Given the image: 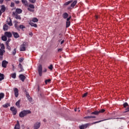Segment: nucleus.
I'll return each mask as SVG.
<instances>
[{"instance_id":"obj_16","label":"nucleus","mask_w":129,"mask_h":129,"mask_svg":"<svg viewBox=\"0 0 129 129\" xmlns=\"http://www.w3.org/2000/svg\"><path fill=\"white\" fill-rule=\"evenodd\" d=\"M16 13H17V14H22V13H23V10H22V9H19V8L16 9Z\"/></svg>"},{"instance_id":"obj_55","label":"nucleus","mask_w":129,"mask_h":129,"mask_svg":"<svg viewBox=\"0 0 129 129\" xmlns=\"http://www.w3.org/2000/svg\"><path fill=\"white\" fill-rule=\"evenodd\" d=\"M15 4H17V5L19 4H20V1H15Z\"/></svg>"},{"instance_id":"obj_44","label":"nucleus","mask_w":129,"mask_h":129,"mask_svg":"<svg viewBox=\"0 0 129 129\" xmlns=\"http://www.w3.org/2000/svg\"><path fill=\"white\" fill-rule=\"evenodd\" d=\"M10 7H11V8H14L15 7V3H11Z\"/></svg>"},{"instance_id":"obj_59","label":"nucleus","mask_w":129,"mask_h":129,"mask_svg":"<svg viewBox=\"0 0 129 129\" xmlns=\"http://www.w3.org/2000/svg\"><path fill=\"white\" fill-rule=\"evenodd\" d=\"M29 35L32 37V36H33V33L32 32L29 33Z\"/></svg>"},{"instance_id":"obj_32","label":"nucleus","mask_w":129,"mask_h":129,"mask_svg":"<svg viewBox=\"0 0 129 129\" xmlns=\"http://www.w3.org/2000/svg\"><path fill=\"white\" fill-rule=\"evenodd\" d=\"M28 7L29 9H35V6H34V5L33 4H29L28 5Z\"/></svg>"},{"instance_id":"obj_36","label":"nucleus","mask_w":129,"mask_h":129,"mask_svg":"<svg viewBox=\"0 0 129 129\" xmlns=\"http://www.w3.org/2000/svg\"><path fill=\"white\" fill-rule=\"evenodd\" d=\"M15 18L16 19H17V20H21V16L20 15H16Z\"/></svg>"},{"instance_id":"obj_12","label":"nucleus","mask_w":129,"mask_h":129,"mask_svg":"<svg viewBox=\"0 0 129 129\" xmlns=\"http://www.w3.org/2000/svg\"><path fill=\"white\" fill-rule=\"evenodd\" d=\"M7 23L9 26H13V23H12V19L11 18H8L7 20Z\"/></svg>"},{"instance_id":"obj_47","label":"nucleus","mask_w":129,"mask_h":129,"mask_svg":"<svg viewBox=\"0 0 129 129\" xmlns=\"http://www.w3.org/2000/svg\"><path fill=\"white\" fill-rule=\"evenodd\" d=\"M128 105V104L127 103L125 102V103L123 104V107H126Z\"/></svg>"},{"instance_id":"obj_46","label":"nucleus","mask_w":129,"mask_h":129,"mask_svg":"<svg viewBox=\"0 0 129 129\" xmlns=\"http://www.w3.org/2000/svg\"><path fill=\"white\" fill-rule=\"evenodd\" d=\"M11 41V39H8V41H6V45H9V43Z\"/></svg>"},{"instance_id":"obj_20","label":"nucleus","mask_w":129,"mask_h":129,"mask_svg":"<svg viewBox=\"0 0 129 129\" xmlns=\"http://www.w3.org/2000/svg\"><path fill=\"white\" fill-rule=\"evenodd\" d=\"M0 11L3 13H5V12H6V7L4 5L1 6V9Z\"/></svg>"},{"instance_id":"obj_53","label":"nucleus","mask_w":129,"mask_h":129,"mask_svg":"<svg viewBox=\"0 0 129 129\" xmlns=\"http://www.w3.org/2000/svg\"><path fill=\"white\" fill-rule=\"evenodd\" d=\"M84 118H85V119L91 118V116H88L84 117Z\"/></svg>"},{"instance_id":"obj_4","label":"nucleus","mask_w":129,"mask_h":129,"mask_svg":"<svg viewBox=\"0 0 129 129\" xmlns=\"http://www.w3.org/2000/svg\"><path fill=\"white\" fill-rule=\"evenodd\" d=\"M118 118H108V119H103V120H100V121H96V122H94L93 123H92L91 124H95V123H99V122H101V121H104L105 120H108V119H117Z\"/></svg>"},{"instance_id":"obj_57","label":"nucleus","mask_w":129,"mask_h":129,"mask_svg":"<svg viewBox=\"0 0 129 129\" xmlns=\"http://www.w3.org/2000/svg\"><path fill=\"white\" fill-rule=\"evenodd\" d=\"M13 66V71H15V69H16V68H15V66L14 65H12Z\"/></svg>"},{"instance_id":"obj_13","label":"nucleus","mask_w":129,"mask_h":129,"mask_svg":"<svg viewBox=\"0 0 129 129\" xmlns=\"http://www.w3.org/2000/svg\"><path fill=\"white\" fill-rule=\"evenodd\" d=\"M19 78L22 81V82H24V81H25V79H26V77L21 74L19 75Z\"/></svg>"},{"instance_id":"obj_51","label":"nucleus","mask_w":129,"mask_h":129,"mask_svg":"<svg viewBox=\"0 0 129 129\" xmlns=\"http://www.w3.org/2000/svg\"><path fill=\"white\" fill-rule=\"evenodd\" d=\"M87 94H88V93H85L83 94V97H86V96H87Z\"/></svg>"},{"instance_id":"obj_8","label":"nucleus","mask_w":129,"mask_h":129,"mask_svg":"<svg viewBox=\"0 0 129 129\" xmlns=\"http://www.w3.org/2000/svg\"><path fill=\"white\" fill-rule=\"evenodd\" d=\"M8 64H9V62H8V61L3 60L2 61V66L4 68H7V65H8Z\"/></svg>"},{"instance_id":"obj_50","label":"nucleus","mask_w":129,"mask_h":129,"mask_svg":"<svg viewBox=\"0 0 129 129\" xmlns=\"http://www.w3.org/2000/svg\"><path fill=\"white\" fill-rule=\"evenodd\" d=\"M70 19H71V16H70L67 19V22H70Z\"/></svg>"},{"instance_id":"obj_38","label":"nucleus","mask_w":129,"mask_h":129,"mask_svg":"<svg viewBox=\"0 0 129 129\" xmlns=\"http://www.w3.org/2000/svg\"><path fill=\"white\" fill-rule=\"evenodd\" d=\"M12 113L13 115H16L17 114V109L14 110V111H12Z\"/></svg>"},{"instance_id":"obj_49","label":"nucleus","mask_w":129,"mask_h":129,"mask_svg":"<svg viewBox=\"0 0 129 129\" xmlns=\"http://www.w3.org/2000/svg\"><path fill=\"white\" fill-rule=\"evenodd\" d=\"M27 10L30 12H34V10L31 9V8H27Z\"/></svg>"},{"instance_id":"obj_52","label":"nucleus","mask_w":129,"mask_h":129,"mask_svg":"<svg viewBox=\"0 0 129 129\" xmlns=\"http://www.w3.org/2000/svg\"><path fill=\"white\" fill-rule=\"evenodd\" d=\"M19 61V62L22 63V62H23V61H24V59L23 58H20Z\"/></svg>"},{"instance_id":"obj_35","label":"nucleus","mask_w":129,"mask_h":129,"mask_svg":"<svg viewBox=\"0 0 129 129\" xmlns=\"http://www.w3.org/2000/svg\"><path fill=\"white\" fill-rule=\"evenodd\" d=\"M17 49L15 48L14 50L12 51L13 55H15L17 53Z\"/></svg>"},{"instance_id":"obj_18","label":"nucleus","mask_w":129,"mask_h":129,"mask_svg":"<svg viewBox=\"0 0 129 129\" xmlns=\"http://www.w3.org/2000/svg\"><path fill=\"white\" fill-rule=\"evenodd\" d=\"M5 79V75L4 74L0 73V81H3Z\"/></svg>"},{"instance_id":"obj_14","label":"nucleus","mask_w":129,"mask_h":129,"mask_svg":"<svg viewBox=\"0 0 129 129\" xmlns=\"http://www.w3.org/2000/svg\"><path fill=\"white\" fill-rule=\"evenodd\" d=\"M29 24V25H30V26L31 27H34V28H37V27H38V25H37V24H34L32 21H30Z\"/></svg>"},{"instance_id":"obj_3","label":"nucleus","mask_w":129,"mask_h":129,"mask_svg":"<svg viewBox=\"0 0 129 129\" xmlns=\"http://www.w3.org/2000/svg\"><path fill=\"white\" fill-rule=\"evenodd\" d=\"M26 47L27 46L26 45V43H24L23 44L20 45V51H21V52L25 51Z\"/></svg>"},{"instance_id":"obj_63","label":"nucleus","mask_w":129,"mask_h":129,"mask_svg":"<svg viewBox=\"0 0 129 129\" xmlns=\"http://www.w3.org/2000/svg\"><path fill=\"white\" fill-rule=\"evenodd\" d=\"M43 121L46 122V119H44L43 120Z\"/></svg>"},{"instance_id":"obj_34","label":"nucleus","mask_w":129,"mask_h":129,"mask_svg":"<svg viewBox=\"0 0 129 129\" xmlns=\"http://www.w3.org/2000/svg\"><path fill=\"white\" fill-rule=\"evenodd\" d=\"M70 26V21H67L66 22V27L68 28Z\"/></svg>"},{"instance_id":"obj_19","label":"nucleus","mask_w":129,"mask_h":129,"mask_svg":"<svg viewBox=\"0 0 129 129\" xmlns=\"http://www.w3.org/2000/svg\"><path fill=\"white\" fill-rule=\"evenodd\" d=\"M4 31H8L9 30V26L7 24H5L3 26Z\"/></svg>"},{"instance_id":"obj_41","label":"nucleus","mask_w":129,"mask_h":129,"mask_svg":"<svg viewBox=\"0 0 129 129\" xmlns=\"http://www.w3.org/2000/svg\"><path fill=\"white\" fill-rule=\"evenodd\" d=\"M25 26L24 25H20L19 26V29H22V30H23V29H25Z\"/></svg>"},{"instance_id":"obj_10","label":"nucleus","mask_w":129,"mask_h":129,"mask_svg":"<svg viewBox=\"0 0 129 129\" xmlns=\"http://www.w3.org/2000/svg\"><path fill=\"white\" fill-rule=\"evenodd\" d=\"M5 35L8 38H12V36H13L12 33H11L10 32H5Z\"/></svg>"},{"instance_id":"obj_28","label":"nucleus","mask_w":129,"mask_h":129,"mask_svg":"<svg viewBox=\"0 0 129 129\" xmlns=\"http://www.w3.org/2000/svg\"><path fill=\"white\" fill-rule=\"evenodd\" d=\"M4 97H5V94H4L3 93H0V101L1 100H2V99H3V98H4Z\"/></svg>"},{"instance_id":"obj_24","label":"nucleus","mask_w":129,"mask_h":129,"mask_svg":"<svg viewBox=\"0 0 129 129\" xmlns=\"http://www.w3.org/2000/svg\"><path fill=\"white\" fill-rule=\"evenodd\" d=\"M3 107H4V108H8V107H9V106H11V105H10V103H7L4 105H3Z\"/></svg>"},{"instance_id":"obj_31","label":"nucleus","mask_w":129,"mask_h":129,"mask_svg":"<svg viewBox=\"0 0 129 129\" xmlns=\"http://www.w3.org/2000/svg\"><path fill=\"white\" fill-rule=\"evenodd\" d=\"M20 102H21V100H19L16 103V105L18 107L20 108Z\"/></svg>"},{"instance_id":"obj_25","label":"nucleus","mask_w":129,"mask_h":129,"mask_svg":"<svg viewBox=\"0 0 129 129\" xmlns=\"http://www.w3.org/2000/svg\"><path fill=\"white\" fill-rule=\"evenodd\" d=\"M8 40V38H7V36L6 35H4L2 37V40L6 41Z\"/></svg>"},{"instance_id":"obj_33","label":"nucleus","mask_w":129,"mask_h":129,"mask_svg":"<svg viewBox=\"0 0 129 129\" xmlns=\"http://www.w3.org/2000/svg\"><path fill=\"white\" fill-rule=\"evenodd\" d=\"M99 114V111H95L91 113V114H95V115H97V114Z\"/></svg>"},{"instance_id":"obj_30","label":"nucleus","mask_w":129,"mask_h":129,"mask_svg":"<svg viewBox=\"0 0 129 129\" xmlns=\"http://www.w3.org/2000/svg\"><path fill=\"white\" fill-rule=\"evenodd\" d=\"M6 47H7V48L8 49V51H10V52H11V51H12V48H11V46H10V45L6 44Z\"/></svg>"},{"instance_id":"obj_17","label":"nucleus","mask_w":129,"mask_h":129,"mask_svg":"<svg viewBox=\"0 0 129 129\" xmlns=\"http://www.w3.org/2000/svg\"><path fill=\"white\" fill-rule=\"evenodd\" d=\"M10 76L12 77V78H13V79H16L17 78V74H16V73L11 74Z\"/></svg>"},{"instance_id":"obj_2","label":"nucleus","mask_w":129,"mask_h":129,"mask_svg":"<svg viewBox=\"0 0 129 129\" xmlns=\"http://www.w3.org/2000/svg\"><path fill=\"white\" fill-rule=\"evenodd\" d=\"M2 47L0 49V59H3V56H4V53L6 52L5 51V45L2 43L1 45Z\"/></svg>"},{"instance_id":"obj_11","label":"nucleus","mask_w":129,"mask_h":129,"mask_svg":"<svg viewBox=\"0 0 129 129\" xmlns=\"http://www.w3.org/2000/svg\"><path fill=\"white\" fill-rule=\"evenodd\" d=\"M21 126L20 125V122H19V120L17 121V123L15 124L14 129H20Z\"/></svg>"},{"instance_id":"obj_39","label":"nucleus","mask_w":129,"mask_h":129,"mask_svg":"<svg viewBox=\"0 0 129 129\" xmlns=\"http://www.w3.org/2000/svg\"><path fill=\"white\" fill-rule=\"evenodd\" d=\"M29 2H30L31 4L36 3V0H29Z\"/></svg>"},{"instance_id":"obj_15","label":"nucleus","mask_w":129,"mask_h":129,"mask_svg":"<svg viewBox=\"0 0 129 129\" xmlns=\"http://www.w3.org/2000/svg\"><path fill=\"white\" fill-rule=\"evenodd\" d=\"M12 34H13L14 38H16V39H17V38L20 37V35L17 32H12Z\"/></svg>"},{"instance_id":"obj_58","label":"nucleus","mask_w":129,"mask_h":129,"mask_svg":"<svg viewBox=\"0 0 129 129\" xmlns=\"http://www.w3.org/2000/svg\"><path fill=\"white\" fill-rule=\"evenodd\" d=\"M4 3V0H0V4H3Z\"/></svg>"},{"instance_id":"obj_5","label":"nucleus","mask_w":129,"mask_h":129,"mask_svg":"<svg viewBox=\"0 0 129 129\" xmlns=\"http://www.w3.org/2000/svg\"><path fill=\"white\" fill-rule=\"evenodd\" d=\"M38 73H39V76H42V74L43 73V69L42 68V65L40 64L38 66Z\"/></svg>"},{"instance_id":"obj_27","label":"nucleus","mask_w":129,"mask_h":129,"mask_svg":"<svg viewBox=\"0 0 129 129\" xmlns=\"http://www.w3.org/2000/svg\"><path fill=\"white\" fill-rule=\"evenodd\" d=\"M62 17L63 18V19H67V18H68V14H67V13H64L62 15Z\"/></svg>"},{"instance_id":"obj_26","label":"nucleus","mask_w":129,"mask_h":129,"mask_svg":"<svg viewBox=\"0 0 129 129\" xmlns=\"http://www.w3.org/2000/svg\"><path fill=\"white\" fill-rule=\"evenodd\" d=\"M38 20L37 19V18H32L31 22H33V23H37L38 22Z\"/></svg>"},{"instance_id":"obj_40","label":"nucleus","mask_w":129,"mask_h":129,"mask_svg":"<svg viewBox=\"0 0 129 129\" xmlns=\"http://www.w3.org/2000/svg\"><path fill=\"white\" fill-rule=\"evenodd\" d=\"M48 69H49L50 70H52V69H53V65L52 64H50L48 67Z\"/></svg>"},{"instance_id":"obj_37","label":"nucleus","mask_w":129,"mask_h":129,"mask_svg":"<svg viewBox=\"0 0 129 129\" xmlns=\"http://www.w3.org/2000/svg\"><path fill=\"white\" fill-rule=\"evenodd\" d=\"M71 3H72V1H68L66 2L64 5V6H68V5L71 4Z\"/></svg>"},{"instance_id":"obj_29","label":"nucleus","mask_w":129,"mask_h":129,"mask_svg":"<svg viewBox=\"0 0 129 129\" xmlns=\"http://www.w3.org/2000/svg\"><path fill=\"white\" fill-rule=\"evenodd\" d=\"M76 4H77V1H75L72 4H71V7L72 8H74V7H75V6L76 5Z\"/></svg>"},{"instance_id":"obj_6","label":"nucleus","mask_w":129,"mask_h":129,"mask_svg":"<svg viewBox=\"0 0 129 129\" xmlns=\"http://www.w3.org/2000/svg\"><path fill=\"white\" fill-rule=\"evenodd\" d=\"M89 125H91V124L88 123L85 124H83V125L80 126V129L86 128L87 127V126H89Z\"/></svg>"},{"instance_id":"obj_48","label":"nucleus","mask_w":129,"mask_h":129,"mask_svg":"<svg viewBox=\"0 0 129 129\" xmlns=\"http://www.w3.org/2000/svg\"><path fill=\"white\" fill-rule=\"evenodd\" d=\"M15 27L16 29H17V30H19V26H18V24H15Z\"/></svg>"},{"instance_id":"obj_45","label":"nucleus","mask_w":129,"mask_h":129,"mask_svg":"<svg viewBox=\"0 0 129 129\" xmlns=\"http://www.w3.org/2000/svg\"><path fill=\"white\" fill-rule=\"evenodd\" d=\"M105 111V110L104 109H102L100 110V111H99V113H100L104 112Z\"/></svg>"},{"instance_id":"obj_22","label":"nucleus","mask_w":129,"mask_h":129,"mask_svg":"<svg viewBox=\"0 0 129 129\" xmlns=\"http://www.w3.org/2000/svg\"><path fill=\"white\" fill-rule=\"evenodd\" d=\"M26 97L29 101H32V98L30 97V95L29 94L26 93Z\"/></svg>"},{"instance_id":"obj_7","label":"nucleus","mask_w":129,"mask_h":129,"mask_svg":"<svg viewBox=\"0 0 129 129\" xmlns=\"http://www.w3.org/2000/svg\"><path fill=\"white\" fill-rule=\"evenodd\" d=\"M40 126H41V123L40 122H37L34 124V128L38 129L40 128Z\"/></svg>"},{"instance_id":"obj_60","label":"nucleus","mask_w":129,"mask_h":129,"mask_svg":"<svg viewBox=\"0 0 129 129\" xmlns=\"http://www.w3.org/2000/svg\"><path fill=\"white\" fill-rule=\"evenodd\" d=\"M63 43H64V40H62V41L60 42L61 45H62V44H63Z\"/></svg>"},{"instance_id":"obj_43","label":"nucleus","mask_w":129,"mask_h":129,"mask_svg":"<svg viewBox=\"0 0 129 129\" xmlns=\"http://www.w3.org/2000/svg\"><path fill=\"white\" fill-rule=\"evenodd\" d=\"M15 109H16L14 107H11L10 108V110H11V111H14V110H15Z\"/></svg>"},{"instance_id":"obj_1","label":"nucleus","mask_w":129,"mask_h":129,"mask_svg":"<svg viewBox=\"0 0 129 129\" xmlns=\"http://www.w3.org/2000/svg\"><path fill=\"white\" fill-rule=\"evenodd\" d=\"M30 113H31L30 110H24L19 113V116L20 117H25V116H27L28 114H30Z\"/></svg>"},{"instance_id":"obj_64","label":"nucleus","mask_w":129,"mask_h":129,"mask_svg":"<svg viewBox=\"0 0 129 129\" xmlns=\"http://www.w3.org/2000/svg\"><path fill=\"white\" fill-rule=\"evenodd\" d=\"M75 111H77V109H75Z\"/></svg>"},{"instance_id":"obj_23","label":"nucleus","mask_w":129,"mask_h":129,"mask_svg":"<svg viewBox=\"0 0 129 129\" xmlns=\"http://www.w3.org/2000/svg\"><path fill=\"white\" fill-rule=\"evenodd\" d=\"M19 67L20 68L21 70L19 71V72H23L24 71V68H23V66L22 64L19 63Z\"/></svg>"},{"instance_id":"obj_54","label":"nucleus","mask_w":129,"mask_h":129,"mask_svg":"<svg viewBox=\"0 0 129 129\" xmlns=\"http://www.w3.org/2000/svg\"><path fill=\"white\" fill-rule=\"evenodd\" d=\"M62 48H59L57 51L58 52H62Z\"/></svg>"},{"instance_id":"obj_62","label":"nucleus","mask_w":129,"mask_h":129,"mask_svg":"<svg viewBox=\"0 0 129 129\" xmlns=\"http://www.w3.org/2000/svg\"><path fill=\"white\" fill-rule=\"evenodd\" d=\"M2 14H3V12L1 11H0V17L1 16H2Z\"/></svg>"},{"instance_id":"obj_42","label":"nucleus","mask_w":129,"mask_h":129,"mask_svg":"<svg viewBox=\"0 0 129 129\" xmlns=\"http://www.w3.org/2000/svg\"><path fill=\"white\" fill-rule=\"evenodd\" d=\"M50 81H51V80H50V79L46 80L45 81V83L46 84H47V83H49V82H50Z\"/></svg>"},{"instance_id":"obj_9","label":"nucleus","mask_w":129,"mask_h":129,"mask_svg":"<svg viewBox=\"0 0 129 129\" xmlns=\"http://www.w3.org/2000/svg\"><path fill=\"white\" fill-rule=\"evenodd\" d=\"M14 93L15 97H18L19 96V90H18V88H15L14 89Z\"/></svg>"},{"instance_id":"obj_56","label":"nucleus","mask_w":129,"mask_h":129,"mask_svg":"<svg viewBox=\"0 0 129 129\" xmlns=\"http://www.w3.org/2000/svg\"><path fill=\"white\" fill-rule=\"evenodd\" d=\"M127 111H129V107H128L126 109V111H125V112H127Z\"/></svg>"},{"instance_id":"obj_61","label":"nucleus","mask_w":129,"mask_h":129,"mask_svg":"<svg viewBox=\"0 0 129 129\" xmlns=\"http://www.w3.org/2000/svg\"><path fill=\"white\" fill-rule=\"evenodd\" d=\"M91 118H95V116H91Z\"/></svg>"},{"instance_id":"obj_21","label":"nucleus","mask_w":129,"mask_h":129,"mask_svg":"<svg viewBox=\"0 0 129 129\" xmlns=\"http://www.w3.org/2000/svg\"><path fill=\"white\" fill-rule=\"evenodd\" d=\"M22 3L25 7L28 6V1L27 0H22Z\"/></svg>"}]
</instances>
